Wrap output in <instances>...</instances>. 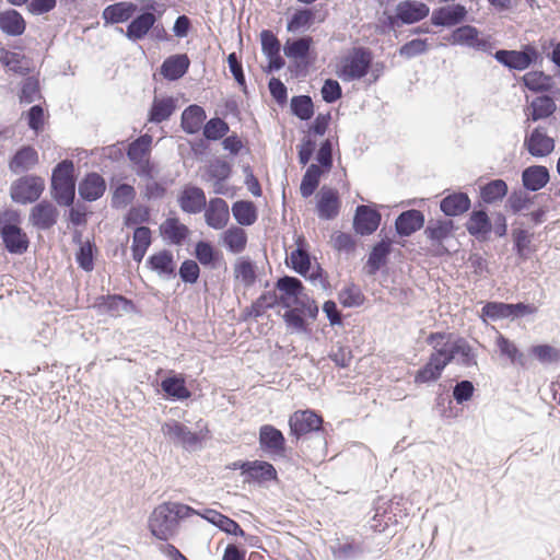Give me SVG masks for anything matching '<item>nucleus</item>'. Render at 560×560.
Masks as SVG:
<instances>
[{
    "label": "nucleus",
    "instance_id": "nucleus-56",
    "mask_svg": "<svg viewBox=\"0 0 560 560\" xmlns=\"http://www.w3.org/2000/svg\"><path fill=\"white\" fill-rule=\"evenodd\" d=\"M152 143V137L149 135H142L133 140L127 149V158L130 162L135 163L138 161L145 160V155L150 153Z\"/></svg>",
    "mask_w": 560,
    "mask_h": 560
},
{
    "label": "nucleus",
    "instance_id": "nucleus-15",
    "mask_svg": "<svg viewBox=\"0 0 560 560\" xmlns=\"http://www.w3.org/2000/svg\"><path fill=\"white\" fill-rule=\"evenodd\" d=\"M162 432L174 443H178L186 448H194L201 442L198 433L190 431L188 427L176 420L165 422L162 425Z\"/></svg>",
    "mask_w": 560,
    "mask_h": 560
},
{
    "label": "nucleus",
    "instance_id": "nucleus-55",
    "mask_svg": "<svg viewBox=\"0 0 560 560\" xmlns=\"http://www.w3.org/2000/svg\"><path fill=\"white\" fill-rule=\"evenodd\" d=\"M528 352L544 365L555 364L560 361V349H557L548 343L532 346Z\"/></svg>",
    "mask_w": 560,
    "mask_h": 560
},
{
    "label": "nucleus",
    "instance_id": "nucleus-37",
    "mask_svg": "<svg viewBox=\"0 0 560 560\" xmlns=\"http://www.w3.org/2000/svg\"><path fill=\"white\" fill-rule=\"evenodd\" d=\"M37 163V151L31 145H23L12 156L9 167L11 172L18 174L31 170Z\"/></svg>",
    "mask_w": 560,
    "mask_h": 560
},
{
    "label": "nucleus",
    "instance_id": "nucleus-46",
    "mask_svg": "<svg viewBox=\"0 0 560 560\" xmlns=\"http://www.w3.org/2000/svg\"><path fill=\"white\" fill-rule=\"evenodd\" d=\"M50 195L57 205L72 206L75 198V182H50Z\"/></svg>",
    "mask_w": 560,
    "mask_h": 560
},
{
    "label": "nucleus",
    "instance_id": "nucleus-49",
    "mask_svg": "<svg viewBox=\"0 0 560 560\" xmlns=\"http://www.w3.org/2000/svg\"><path fill=\"white\" fill-rule=\"evenodd\" d=\"M454 230L452 220H430L424 229L425 236L433 243L441 244Z\"/></svg>",
    "mask_w": 560,
    "mask_h": 560
},
{
    "label": "nucleus",
    "instance_id": "nucleus-11",
    "mask_svg": "<svg viewBox=\"0 0 560 560\" xmlns=\"http://www.w3.org/2000/svg\"><path fill=\"white\" fill-rule=\"evenodd\" d=\"M233 468L241 469L243 476L257 482L276 480L278 477L273 465L266 460L235 462Z\"/></svg>",
    "mask_w": 560,
    "mask_h": 560
},
{
    "label": "nucleus",
    "instance_id": "nucleus-44",
    "mask_svg": "<svg viewBox=\"0 0 560 560\" xmlns=\"http://www.w3.org/2000/svg\"><path fill=\"white\" fill-rule=\"evenodd\" d=\"M232 214L235 221L243 226L253 225L258 218L255 203L249 200H237L232 205Z\"/></svg>",
    "mask_w": 560,
    "mask_h": 560
},
{
    "label": "nucleus",
    "instance_id": "nucleus-43",
    "mask_svg": "<svg viewBox=\"0 0 560 560\" xmlns=\"http://www.w3.org/2000/svg\"><path fill=\"white\" fill-rule=\"evenodd\" d=\"M247 234L244 229L232 225L222 234L225 248L232 254H241L247 245Z\"/></svg>",
    "mask_w": 560,
    "mask_h": 560
},
{
    "label": "nucleus",
    "instance_id": "nucleus-54",
    "mask_svg": "<svg viewBox=\"0 0 560 560\" xmlns=\"http://www.w3.org/2000/svg\"><path fill=\"white\" fill-rule=\"evenodd\" d=\"M292 115L300 120L307 121L314 115V103L310 95H296L290 101Z\"/></svg>",
    "mask_w": 560,
    "mask_h": 560
},
{
    "label": "nucleus",
    "instance_id": "nucleus-45",
    "mask_svg": "<svg viewBox=\"0 0 560 560\" xmlns=\"http://www.w3.org/2000/svg\"><path fill=\"white\" fill-rule=\"evenodd\" d=\"M152 242L151 230L148 226H137L132 236V258L137 262H141L148 248Z\"/></svg>",
    "mask_w": 560,
    "mask_h": 560
},
{
    "label": "nucleus",
    "instance_id": "nucleus-8",
    "mask_svg": "<svg viewBox=\"0 0 560 560\" xmlns=\"http://www.w3.org/2000/svg\"><path fill=\"white\" fill-rule=\"evenodd\" d=\"M323 419L315 411L298 410L289 418L290 434L296 440L305 436L312 432H319L322 430Z\"/></svg>",
    "mask_w": 560,
    "mask_h": 560
},
{
    "label": "nucleus",
    "instance_id": "nucleus-40",
    "mask_svg": "<svg viewBox=\"0 0 560 560\" xmlns=\"http://www.w3.org/2000/svg\"><path fill=\"white\" fill-rule=\"evenodd\" d=\"M557 109L555 100L547 94L535 97L529 104L527 120L538 121L549 118Z\"/></svg>",
    "mask_w": 560,
    "mask_h": 560
},
{
    "label": "nucleus",
    "instance_id": "nucleus-4",
    "mask_svg": "<svg viewBox=\"0 0 560 560\" xmlns=\"http://www.w3.org/2000/svg\"><path fill=\"white\" fill-rule=\"evenodd\" d=\"M493 57L499 63L516 71H524L541 59L539 51L532 44L522 46L521 50L499 49Z\"/></svg>",
    "mask_w": 560,
    "mask_h": 560
},
{
    "label": "nucleus",
    "instance_id": "nucleus-64",
    "mask_svg": "<svg viewBox=\"0 0 560 560\" xmlns=\"http://www.w3.org/2000/svg\"><path fill=\"white\" fill-rule=\"evenodd\" d=\"M497 345L501 354L506 355L513 363H518L522 366L526 365L524 354L514 342L500 335L497 339Z\"/></svg>",
    "mask_w": 560,
    "mask_h": 560
},
{
    "label": "nucleus",
    "instance_id": "nucleus-14",
    "mask_svg": "<svg viewBox=\"0 0 560 560\" xmlns=\"http://www.w3.org/2000/svg\"><path fill=\"white\" fill-rule=\"evenodd\" d=\"M453 45H460L472 48L478 51H489L491 44L487 38L479 37V31L472 25H462L453 31L451 35Z\"/></svg>",
    "mask_w": 560,
    "mask_h": 560
},
{
    "label": "nucleus",
    "instance_id": "nucleus-23",
    "mask_svg": "<svg viewBox=\"0 0 560 560\" xmlns=\"http://www.w3.org/2000/svg\"><path fill=\"white\" fill-rule=\"evenodd\" d=\"M392 245L393 242L389 238H383L373 245L364 267L369 276H375L388 262L393 250Z\"/></svg>",
    "mask_w": 560,
    "mask_h": 560
},
{
    "label": "nucleus",
    "instance_id": "nucleus-33",
    "mask_svg": "<svg viewBox=\"0 0 560 560\" xmlns=\"http://www.w3.org/2000/svg\"><path fill=\"white\" fill-rule=\"evenodd\" d=\"M147 266L161 277L170 279L176 276L174 256L167 249L160 250L149 256Z\"/></svg>",
    "mask_w": 560,
    "mask_h": 560
},
{
    "label": "nucleus",
    "instance_id": "nucleus-63",
    "mask_svg": "<svg viewBox=\"0 0 560 560\" xmlns=\"http://www.w3.org/2000/svg\"><path fill=\"white\" fill-rule=\"evenodd\" d=\"M332 151H334V143L332 140L327 138L324 141L320 142L319 148L316 152V162L317 165L324 173L330 172L332 164H334V158H332Z\"/></svg>",
    "mask_w": 560,
    "mask_h": 560
},
{
    "label": "nucleus",
    "instance_id": "nucleus-25",
    "mask_svg": "<svg viewBox=\"0 0 560 560\" xmlns=\"http://www.w3.org/2000/svg\"><path fill=\"white\" fill-rule=\"evenodd\" d=\"M95 306L101 313H106L110 316H120L122 313L130 312L133 307V303L131 300L120 294H107L98 296Z\"/></svg>",
    "mask_w": 560,
    "mask_h": 560
},
{
    "label": "nucleus",
    "instance_id": "nucleus-58",
    "mask_svg": "<svg viewBox=\"0 0 560 560\" xmlns=\"http://www.w3.org/2000/svg\"><path fill=\"white\" fill-rule=\"evenodd\" d=\"M136 195V189L130 184H118L113 191L110 205L114 209H122L135 200Z\"/></svg>",
    "mask_w": 560,
    "mask_h": 560
},
{
    "label": "nucleus",
    "instance_id": "nucleus-61",
    "mask_svg": "<svg viewBox=\"0 0 560 560\" xmlns=\"http://www.w3.org/2000/svg\"><path fill=\"white\" fill-rule=\"evenodd\" d=\"M338 299L340 304L345 307H358L364 302V295L361 289L353 283L341 289Z\"/></svg>",
    "mask_w": 560,
    "mask_h": 560
},
{
    "label": "nucleus",
    "instance_id": "nucleus-24",
    "mask_svg": "<svg viewBox=\"0 0 560 560\" xmlns=\"http://www.w3.org/2000/svg\"><path fill=\"white\" fill-rule=\"evenodd\" d=\"M521 179L525 190L536 192L547 186L550 173L544 165H530L522 171Z\"/></svg>",
    "mask_w": 560,
    "mask_h": 560
},
{
    "label": "nucleus",
    "instance_id": "nucleus-38",
    "mask_svg": "<svg viewBox=\"0 0 560 560\" xmlns=\"http://www.w3.org/2000/svg\"><path fill=\"white\" fill-rule=\"evenodd\" d=\"M137 5L132 2H117L107 5L103 10V19L107 24H118L127 22L137 11Z\"/></svg>",
    "mask_w": 560,
    "mask_h": 560
},
{
    "label": "nucleus",
    "instance_id": "nucleus-21",
    "mask_svg": "<svg viewBox=\"0 0 560 560\" xmlns=\"http://www.w3.org/2000/svg\"><path fill=\"white\" fill-rule=\"evenodd\" d=\"M205 220L208 226L214 230H222L225 228L230 220L228 202L220 197L210 199L205 211Z\"/></svg>",
    "mask_w": 560,
    "mask_h": 560
},
{
    "label": "nucleus",
    "instance_id": "nucleus-28",
    "mask_svg": "<svg viewBox=\"0 0 560 560\" xmlns=\"http://www.w3.org/2000/svg\"><path fill=\"white\" fill-rule=\"evenodd\" d=\"M446 366L447 363L441 351L438 354H431L428 362L417 371L415 383L424 384L438 381Z\"/></svg>",
    "mask_w": 560,
    "mask_h": 560
},
{
    "label": "nucleus",
    "instance_id": "nucleus-22",
    "mask_svg": "<svg viewBox=\"0 0 560 560\" xmlns=\"http://www.w3.org/2000/svg\"><path fill=\"white\" fill-rule=\"evenodd\" d=\"M425 218L422 211L409 209L402 211L395 220L396 233L401 237H408L423 228Z\"/></svg>",
    "mask_w": 560,
    "mask_h": 560
},
{
    "label": "nucleus",
    "instance_id": "nucleus-32",
    "mask_svg": "<svg viewBox=\"0 0 560 560\" xmlns=\"http://www.w3.org/2000/svg\"><path fill=\"white\" fill-rule=\"evenodd\" d=\"M161 389L165 396L173 401H182L190 398L191 392L187 388L182 374L166 376L161 382Z\"/></svg>",
    "mask_w": 560,
    "mask_h": 560
},
{
    "label": "nucleus",
    "instance_id": "nucleus-16",
    "mask_svg": "<svg viewBox=\"0 0 560 560\" xmlns=\"http://www.w3.org/2000/svg\"><path fill=\"white\" fill-rule=\"evenodd\" d=\"M381 213L370 206L360 205L355 209L353 217L354 231L364 236L374 233L381 223Z\"/></svg>",
    "mask_w": 560,
    "mask_h": 560
},
{
    "label": "nucleus",
    "instance_id": "nucleus-3",
    "mask_svg": "<svg viewBox=\"0 0 560 560\" xmlns=\"http://www.w3.org/2000/svg\"><path fill=\"white\" fill-rule=\"evenodd\" d=\"M373 55L366 47H354L351 54L343 58L338 72L339 78L346 82L361 80L371 70Z\"/></svg>",
    "mask_w": 560,
    "mask_h": 560
},
{
    "label": "nucleus",
    "instance_id": "nucleus-12",
    "mask_svg": "<svg viewBox=\"0 0 560 560\" xmlns=\"http://www.w3.org/2000/svg\"><path fill=\"white\" fill-rule=\"evenodd\" d=\"M59 211L50 201L42 200L30 211V224L39 231L50 230L58 221Z\"/></svg>",
    "mask_w": 560,
    "mask_h": 560
},
{
    "label": "nucleus",
    "instance_id": "nucleus-13",
    "mask_svg": "<svg viewBox=\"0 0 560 560\" xmlns=\"http://www.w3.org/2000/svg\"><path fill=\"white\" fill-rule=\"evenodd\" d=\"M467 9L460 3L436 8L431 14V24L439 27H452L463 23L467 18Z\"/></svg>",
    "mask_w": 560,
    "mask_h": 560
},
{
    "label": "nucleus",
    "instance_id": "nucleus-10",
    "mask_svg": "<svg viewBox=\"0 0 560 560\" xmlns=\"http://www.w3.org/2000/svg\"><path fill=\"white\" fill-rule=\"evenodd\" d=\"M260 450L269 454L273 459L285 454V438L283 433L271 424H264L259 429Z\"/></svg>",
    "mask_w": 560,
    "mask_h": 560
},
{
    "label": "nucleus",
    "instance_id": "nucleus-2",
    "mask_svg": "<svg viewBox=\"0 0 560 560\" xmlns=\"http://www.w3.org/2000/svg\"><path fill=\"white\" fill-rule=\"evenodd\" d=\"M21 217L16 210L8 209L0 212V236L5 250L13 255L27 252L30 240L20 226Z\"/></svg>",
    "mask_w": 560,
    "mask_h": 560
},
{
    "label": "nucleus",
    "instance_id": "nucleus-51",
    "mask_svg": "<svg viewBox=\"0 0 560 560\" xmlns=\"http://www.w3.org/2000/svg\"><path fill=\"white\" fill-rule=\"evenodd\" d=\"M522 82L532 92H549L553 86V80L544 71H530L523 75Z\"/></svg>",
    "mask_w": 560,
    "mask_h": 560
},
{
    "label": "nucleus",
    "instance_id": "nucleus-53",
    "mask_svg": "<svg viewBox=\"0 0 560 560\" xmlns=\"http://www.w3.org/2000/svg\"><path fill=\"white\" fill-rule=\"evenodd\" d=\"M234 277L246 288L252 287L257 279L255 264L248 257H240L234 265Z\"/></svg>",
    "mask_w": 560,
    "mask_h": 560
},
{
    "label": "nucleus",
    "instance_id": "nucleus-47",
    "mask_svg": "<svg viewBox=\"0 0 560 560\" xmlns=\"http://www.w3.org/2000/svg\"><path fill=\"white\" fill-rule=\"evenodd\" d=\"M232 164L222 159H214L208 163L202 174L205 182L228 180L232 176Z\"/></svg>",
    "mask_w": 560,
    "mask_h": 560
},
{
    "label": "nucleus",
    "instance_id": "nucleus-42",
    "mask_svg": "<svg viewBox=\"0 0 560 560\" xmlns=\"http://www.w3.org/2000/svg\"><path fill=\"white\" fill-rule=\"evenodd\" d=\"M509 196V186L504 179H491L480 186V198L487 205H494Z\"/></svg>",
    "mask_w": 560,
    "mask_h": 560
},
{
    "label": "nucleus",
    "instance_id": "nucleus-35",
    "mask_svg": "<svg viewBox=\"0 0 560 560\" xmlns=\"http://www.w3.org/2000/svg\"><path fill=\"white\" fill-rule=\"evenodd\" d=\"M465 226L471 236L482 240L492 231V222L483 209L472 210Z\"/></svg>",
    "mask_w": 560,
    "mask_h": 560
},
{
    "label": "nucleus",
    "instance_id": "nucleus-34",
    "mask_svg": "<svg viewBox=\"0 0 560 560\" xmlns=\"http://www.w3.org/2000/svg\"><path fill=\"white\" fill-rule=\"evenodd\" d=\"M206 118V110L197 104H191L182 113L180 127L187 135H196L202 128Z\"/></svg>",
    "mask_w": 560,
    "mask_h": 560
},
{
    "label": "nucleus",
    "instance_id": "nucleus-57",
    "mask_svg": "<svg viewBox=\"0 0 560 560\" xmlns=\"http://www.w3.org/2000/svg\"><path fill=\"white\" fill-rule=\"evenodd\" d=\"M276 306V291H266L244 312L247 317H260L265 311Z\"/></svg>",
    "mask_w": 560,
    "mask_h": 560
},
{
    "label": "nucleus",
    "instance_id": "nucleus-19",
    "mask_svg": "<svg viewBox=\"0 0 560 560\" xmlns=\"http://www.w3.org/2000/svg\"><path fill=\"white\" fill-rule=\"evenodd\" d=\"M178 205L186 213H199L207 206L205 191L198 186L186 185L178 196Z\"/></svg>",
    "mask_w": 560,
    "mask_h": 560
},
{
    "label": "nucleus",
    "instance_id": "nucleus-60",
    "mask_svg": "<svg viewBox=\"0 0 560 560\" xmlns=\"http://www.w3.org/2000/svg\"><path fill=\"white\" fill-rule=\"evenodd\" d=\"M195 257L201 265L214 267L219 254L210 242L199 241L195 245Z\"/></svg>",
    "mask_w": 560,
    "mask_h": 560
},
{
    "label": "nucleus",
    "instance_id": "nucleus-62",
    "mask_svg": "<svg viewBox=\"0 0 560 560\" xmlns=\"http://www.w3.org/2000/svg\"><path fill=\"white\" fill-rule=\"evenodd\" d=\"M511 303L487 302L481 308V314L493 322L511 317Z\"/></svg>",
    "mask_w": 560,
    "mask_h": 560
},
{
    "label": "nucleus",
    "instance_id": "nucleus-6",
    "mask_svg": "<svg viewBox=\"0 0 560 560\" xmlns=\"http://www.w3.org/2000/svg\"><path fill=\"white\" fill-rule=\"evenodd\" d=\"M441 350L447 365L454 362L457 365L466 369L478 366L477 349L474 348L468 342V340L463 337L457 336L452 345H450L446 349L441 348Z\"/></svg>",
    "mask_w": 560,
    "mask_h": 560
},
{
    "label": "nucleus",
    "instance_id": "nucleus-27",
    "mask_svg": "<svg viewBox=\"0 0 560 560\" xmlns=\"http://www.w3.org/2000/svg\"><path fill=\"white\" fill-rule=\"evenodd\" d=\"M189 66L187 54L172 55L162 62L160 73L168 81H177L187 73Z\"/></svg>",
    "mask_w": 560,
    "mask_h": 560
},
{
    "label": "nucleus",
    "instance_id": "nucleus-52",
    "mask_svg": "<svg viewBox=\"0 0 560 560\" xmlns=\"http://www.w3.org/2000/svg\"><path fill=\"white\" fill-rule=\"evenodd\" d=\"M323 173L317 164L308 165L300 185V192L303 198H308L316 191Z\"/></svg>",
    "mask_w": 560,
    "mask_h": 560
},
{
    "label": "nucleus",
    "instance_id": "nucleus-41",
    "mask_svg": "<svg viewBox=\"0 0 560 560\" xmlns=\"http://www.w3.org/2000/svg\"><path fill=\"white\" fill-rule=\"evenodd\" d=\"M330 549L336 560H359L365 552L363 545L354 539L338 540Z\"/></svg>",
    "mask_w": 560,
    "mask_h": 560
},
{
    "label": "nucleus",
    "instance_id": "nucleus-31",
    "mask_svg": "<svg viewBox=\"0 0 560 560\" xmlns=\"http://www.w3.org/2000/svg\"><path fill=\"white\" fill-rule=\"evenodd\" d=\"M26 21L15 9H8L0 12V31L10 37H18L24 34Z\"/></svg>",
    "mask_w": 560,
    "mask_h": 560
},
{
    "label": "nucleus",
    "instance_id": "nucleus-18",
    "mask_svg": "<svg viewBox=\"0 0 560 560\" xmlns=\"http://www.w3.org/2000/svg\"><path fill=\"white\" fill-rule=\"evenodd\" d=\"M397 19L404 25L416 24L430 14L427 3L417 0H404L396 5Z\"/></svg>",
    "mask_w": 560,
    "mask_h": 560
},
{
    "label": "nucleus",
    "instance_id": "nucleus-29",
    "mask_svg": "<svg viewBox=\"0 0 560 560\" xmlns=\"http://www.w3.org/2000/svg\"><path fill=\"white\" fill-rule=\"evenodd\" d=\"M471 207V200L466 192L453 191L440 201V210L446 217H458L467 212Z\"/></svg>",
    "mask_w": 560,
    "mask_h": 560
},
{
    "label": "nucleus",
    "instance_id": "nucleus-39",
    "mask_svg": "<svg viewBox=\"0 0 560 560\" xmlns=\"http://www.w3.org/2000/svg\"><path fill=\"white\" fill-rule=\"evenodd\" d=\"M276 289L281 293L293 298L295 306H305L304 296L306 294L303 293L304 285L299 278L292 276H282L277 280Z\"/></svg>",
    "mask_w": 560,
    "mask_h": 560
},
{
    "label": "nucleus",
    "instance_id": "nucleus-17",
    "mask_svg": "<svg viewBox=\"0 0 560 560\" xmlns=\"http://www.w3.org/2000/svg\"><path fill=\"white\" fill-rule=\"evenodd\" d=\"M340 198L336 189L323 186L317 194V215L322 220H332L339 214Z\"/></svg>",
    "mask_w": 560,
    "mask_h": 560
},
{
    "label": "nucleus",
    "instance_id": "nucleus-7",
    "mask_svg": "<svg viewBox=\"0 0 560 560\" xmlns=\"http://www.w3.org/2000/svg\"><path fill=\"white\" fill-rule=\"evenodd\" d=\"M156 5L155 1H150L141 9V12L129 22L125 32L128 39L138 42L149 34L158 21V18L153 13Z\"/></svg>",
    "mask_w": 560,
    "mask_h": 560
},
{
    "label": "nucleus",
    "instance_id": "nucleus-48",
    "mask_svg": "<svg viewBox=\"0 0 560 560\" xmlns=\"http://www.w3.org/2000/svg\"><path fill=\"white\" fill-rule=\"evenodd\" d=\"M316 18L315 11L310 8H299L294 11L287 22V31L296 33L301 30H307L312 26Z\"/></svg>",
    "mask_w": 560,
    "mask_h": 560
},
{
    "label": "nucleus",
    "instance_id": "nucleus-36",
    "mask_svg": "<svg viewBox=\"0 0 560 560\" xmlns=\"http://www.w3.org/2000/svg\"><path fill=\"white\" fill-rule=\"evenodd\" d=\"M160 232L173 245H182L190 233L188 226L180 223L176 217L167 218L160 225Z\"/></svg>",
    "mask_w": 560,
    "mask_h": 560
},
{
    "label": "nucleus",
    "instance_id": "nucleus-26",
    "mask_svg": "<svg viewBox=\"0 0 560 560\" xmlns=\"http://www.w3.org/2000/svg\"><path fill=\"white\" fill-rule=\"evenodd\" d=\"M313 43V37L308 35L298 38H288L283 46V52L285 57L298 59L304 67H308L311 65L310 51Z\"/></svg>",
    "mask_w": 560,
    "mask_h": 560
},
{
    "label": "nucleus",
    "instance_id": "nucleus-1",
    "mask_svg": "<svg viewBox=\"0 0 560 560\" xmlns=\"http://www.w3.org/2000/svg\"><path fill=\"white\" fill-rule=\"evenodd\" d=\"M195 513H198V510L187 504L172 501L163 502L151 512L148 518V528L153 537L167 541L177 535L179 522Z\"/></svg>",
    "mask_w": 560,
    "mask_h": 560
},
{
    "label": "nucleus",
    "instance_id": "nucleus-20",
    "mask_svg": "<svg viewBox=\"0 0 560 560\" xmlns=\"http://www.w3.org/2000/svg\"><path fill=\"white\" fill-rule=\"evenodd\" d=\"M78 191L83 200L89 202L96 201L106 191V182L98 173L89 172L80 180Z\"/></svg>",
    "mask_w": 560,
    "mask_h": 560
},
{
    "label": "nucleus",
    "instance_id": "nucleus-5",
    "mask_svg": "<svg viewBox=\"0 0 560 560\" xmlns=\"http://www.w3.org/2000/svg\"><path fill=\"white\" fill-rule=\"evenodd\" d=\"M45 190V180L37 175H24L10 186V197L19 205L36 202Z\"/></svg>",
    "mask_w": 560,
    "mask_h": 560
},
{
    "label": "nucleus",
    "instance_id": "nucleus-9",
    "mask_svg": "<svg viewBox=\"0 0 560 560\" xmlns=\"http://www.w3.org/2000/svg\"><path fill=\"white\" fill-rule=\"evenodd\" d=\"M556 141L547 135L546 128L535 127L524 138V148L534 158H546L555 150Z\"/></svg>",
    "mask_w": 560,
    "mask_h": 560
},
{
    "label": "nucleus",
    "instance_id": "nucleus-30",
    "mask_svg": "<svg viewBox=\"0 0 560 560\" xmlns=\"http://www.w3.org/2000/svg\"><path fill=\"white\" fill-rule=\"evenodd\" d=\"M177 108V100L173 96L154 97L148 113V121L161 124L168 120Z\"/></svg>",
    "mask_w": 560,
    "mask_h": 560
},
{
    "label": "nucleus",
    "instance_id": "nucleus-50",
    "mask_svg": "<svg viewBox=\"0 0 560 560\" xmlns=\"http://www.w3.org/2000/svg\"><path fill=\"white\" fill-rule=\"evenodd\" d=\"M535 198L536 196H530L524 188L513 189L506 198L505 209L513 214H518L527 210L534 203Z\"/></svg>",
    "mask_w": 560,
    "mask_h": 560
},
{
    "label": "nucleus",
    "instance_id": "nucleus-59",
    "mask_svg": "<svg viewBox=\"0 0 560 560\" xmlns=\"http://www.w3.org/2000/svg\"><path fill=\"white\" fill-rule=\"evenodd\" d=\"M230 131L229 124L220 117L210 118L202 128L203 137L208 141H217L225 137Z\"/></svg>",
    "mask_w": 560,
    "mask_h": 560
}]
</instances>
